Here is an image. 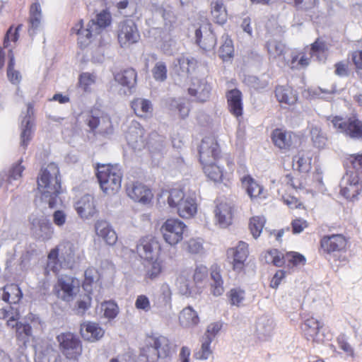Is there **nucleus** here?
I'll use <instances>...</instances> for the list:
<instances>
[{
  "label": "nucleus",
  "mask_w": 362,
  "mask_h": 362,
  "mask_svg": "<svg viewBox=\"0 0 362 362\" xmlns=\"http://www.w3.org/2000/svg\"><path fill=\"white\" fill-rule=\"evenodd\" d=\"M38 194L35 204L42 209L54 208L62 204L61 180L58 165L51 163L42 168L37 180Z\"/></svg>",
  "instance_id": "nucleus-1"
},
{
  "label": "nucleus",
  "mask_w": 362,
  "mask_h": 362,
  "mask_svg": "<svg viewBox=\"0 0 362 362\" xmlns=\"http://www.w3.org/2000/svg\"><path fill=\"white\" fill-rule=\"evenodd\" d=\"M112 23V15L107 9H103L91 19L83 29V21L80 20L71 28L72 33L78 35V42L81 47L87 46L95 37Z\"/></svg>",
  "instance_id": "nucleus-2"
},
{
  "label": "nucleus",
  "mask_w": 362,
  "mask_h": 362,
  "mask_svg": "<svg viewBox=\"0 0 362 362\" xmlns=\"http://www.w3.org/2000/svg\"><path fill=\"white\" fill-rule=\"evenodd\" d=\"M97 177L101 189L106 194H114L121 188L122 173L118 165H98Z\"/></svg>",
  "instance_id": "nucleus-3"
},
{
  "label": "nucleus",
  "mask_w": 362,
  "mask_h": 362,
  "mask_svg": "<svg viewBox=\"0 0 362 362\" xmlns=\"http://www.w3.org/2000/svg\"><path fill=\"white\" fill-rule=\"evenodd\" d=\"M59 349L66 358L76 361L83 353V345L79 337L75 334L66 332L57 336Z\"/></svg>",
  "instance_id": "nucleus-4"
},
{
  "label": "nucleus",
  "mask_w": 362,
  "mask_h": 362,
  "mask_svg": "<svg viewBox=\"0 0 362 362\" xmlns=\"http://www.w3.org/2000/svg\"><path fill=\"white\" fill-rule=\"evenodd\" d=\"M346 246L347 240L341 234L325 235L321 240L322 250L335 260L344 259Z\"/></svg>",
  "instance_id": "nucleus-5"
},
{
  "label": "nucleus",
  "mask_w": 362,
  "mask_h": 362,
  "mask_svg": "<svg viewBox=\"0 0 362 362\" xmlns=\"http://www.w3.org/2000/svg\"><path fill=\"white\" fill-rule=\"evenodd\" d=\"M186 224L178 218H168L160 227V233L166 243L175 246L183 239Z\"/></svg>",
  "instance_id": "nucleus-6"
},
{
  "label": "nucleus",
  "mask_w": 362,
  "mask_h": 362,
  "mask_svg": "<svg viewBox=\"0 0 362 362\" xmlns=\"http://www.w3.org/2000/svg\"><path fill=\"white\" fill-rule=\"evenodd\" d=\"M79 280L68 275L59 277L54 288V291L57 296L66 302L73 300L79 292Z\"/></svg>",
  "instance_id": "nucleus-7"
},
{
  "label": "nucleus",
  "mask_w": 362,
  "mask_h": 362,
  "mask_svg": "<svg viewBox=\"0 0 362 362\" xmlns=\"http://www.w3.org/2000/svg\"><path fill=\"white\" fill-rule=\"evenodd\" d=\"M28 221L30 230L36 238L47 241L52 238L54 232V227L44 215L33 213L29 216Z\"/></svg>",
  "instance_id": "nucleus-8"
},
{
  "label": "nucleus",
  "mask_w": 362,
  "mask_h": 362,
  "mask_svg": "<svg viewBox=\"0 0 362 362\" xmlns=\"http://www.w3.org/2000/svg\"><path fill=\"white\" fill-rule=\"evenodd\" d=\"M117 33L118 42L122 47H128L136 43L140 39L137 26L132 19H126L119 22Z\"/></svg>",
  "instance_id": "nucleus-9"
},
{
  "label": "nucleus",
  "mask_w": 362,
  "mask_h": 362,
  "mask_svg": "<svg viewBox=\"0 0 362 362\" xmlns=\"http://www.w3.org/2000/svg\"><path fill=\"white\" fill-rule=\"evenodd\" d=\"M57 248L61 252L60 258L64 260V264L66 268H73L83 257V251L78 242L64 240Z\"/></svg>",
  "instance_id": "nucleus-10"
},
{
  "label": "nucleus",
  "mask_w": 362,
  "mask_h": 362,
  "mask_svg": "<svg viewBox=\"0 0 362 362\" xmlns=\"http://www.w3.org/2000/svg\"><path fill=\"white\" fill-rule=\"evenodd\" d=\"M340 193L347 199L354 200L360 194L362 187L356 172H350L343 176L340 183Z\"/></svg>",
  "instance_id": "nucleus-11"
},
{
  "label": "nucleus",
  "mask_w": 362,
  "mask_h": 362,
  "mask_svg": "<svg viewBox=\"0 0 362 362\" xmlns=\"http://www.w3.org/2000/svg\"><path fill=\"white\" fill-rule=\"evenodd\" d=\"M160 245L153 236H146L140 239L136 247L139 257L145 260L151 261L158 257Z\"/></svg>",
  "instance_id": "nucleus-12"
},
{
  "label": "nucleus",
  "mask_w": 362,
  "mask_h": 362,
  "mask_svg": "<svg viewBox=\"0 0 362 362\" xmlns=\"http://www.w3.org/2000/svg\"><path fill=\"white\" fill-rule=\"evenodd\" d=\"M199 153L202 163L216 161L220 149L216 139L210 136L204 138L199 146Z\"/></svg>",
  "instance_id": "nucleus-13"
},
{
  "label": "nucleus",
  "mask_w": 362,
  "mask_h": 362,
  "mask_svg": "<svg viewBox=\"0 0 362 362\" xmlns=\"http://www.w3.org/2000/svg\"><path fill=\"white\" fill-rule=\"evenodd\" d=\"M211 90V87L206 78H194L188 88V93L195 101L204 103L209 99Z\"/></svg>",
  "instance_id": "nucleus-14"
},
{
  "label": "nucleus",
  "mask_w": 362,
  "mask_h": 362,
  "mask_svg": "<svg viewBox=\"0 0 362 362\" xmlns=\"http://www.w3.org/2000/svg\"><path fill=\"white\" fill-rule=\"evenodd\" d=\"M248 255V244L243 241L238 242L235 247L227 250L228 257L233 259V269L238 272L243 269Z\"/></svg>",
  "instance_id": "nucleus-15"
},
{
  "label": "nucleus",
  "mask_w": 362,
  "mask_h": 362,
  "mask_svg": "<svg viewBox=\"0 0 362 362\" xmlns=\"http://www.w3.org/2000/svg\"><path fill=\"white\" fill-rule=\"evenodd\" d=\"M20 163L13 165L8 173L4 172L0 174V187L5 191H13L18 187L15 182L19 180L22 177V173L25 168Z\"/></svg>",
  "instance_id": "nucleus-16"
},
{
  "label": "nucleus",
  "mask_w": 362,
  "mask_h": 362,
  "mask_svg": "<svg viewBox=\"0 0 362 362\" xmlns=\"http://www.w3.org/2000/svg\"><path fill=\"white\" fill-rule=\"evenodd\" d=\"M240 180L243 187L252 201L258 202L267 197V192L264 187L250 175H244L240 178Z\"/></svg>",
  "instance_id": "nucleus-17"
},
{
  "label": "nucleus",
  "mask_w": 362,
  "mask_h": 362,
  "mask_svg": "<svg viewBox=\"0 0 362 362\" xmlns=\"http://www.w3.org/2000/svg\"><path fill=\"white\" fill-rule=\"evenodd\" d=\"M195 37L197 43L206 51L212 50L216 44L215 35L211 30L210 24L207 23L195 30Z\"/></svg>",
  "instance_id": "nucleus-18"
},
{
  "label": "nucleus",
  "mask_w": 362,
  "mask_h": 362,
  "mask_svg": "<svg viewBox=\"0 0 362 362\" xmlns=\"http://www.w3.org/2000/svg\"><path fill=\"white\" fill-rule=\"evenodd\" d=\"M126 191L130 199L142 204L148 203L153 197L151 189L144 184L138 182L128 184Z\"/></svg>",
  "instance_id": "nucleus-19"
},
{
  "label": "nucleus",
  "mask_w": 362,
  "mask_h": 362,
  "mask_svg": "<svg viewBox=\"0 0 362 362\" xmlns=\"http://www.w3.org/2000/svg\"><path fill=\"white\" fill-rule=\"evenodd\" d=\"M144 129L136 122H132L126 133V139L134 151H141L146 146L144 139Z\"/></svg>",
  "instance_id": "nucleus-20"
},
{
  "label": "nucleus",
  "mask_w": 362,
  "mask_h": 362,
  "mask_svg": "<svg viewBox=\"0 0 362 362\" xmlns=\"http://www.w3.org/2000/svg\"><path fill=\"white\" fill-rule=\"evenodd\" d=\"M75 209L78 215L83 219H89L98 212L94 197L90 194H85L75 203Z\"/></svg>",
  "instance_id": "nucleus-21"
},
{
  "label": "nucleus",
  "mask_w": 362,
  "mask_h": 362,
  "mask_svg": "<svg viewBox=\"0 0 362 362\" xmlns=\"http://www.w3.org/2000/svg\"><path fill=\"white\" fill-rule=\"evenodd\" d=\"M94 228L98 238L103 239L106 244L114 245L117 241V235L112 225L104 219H98L94 224Z\"/></svg>",
  "instance_id": "nucleus-22"
},
{
  "label": "nucleus",
  "mask_w": 362,
  "mask_h": 362,
  "mask_svg": "<svg viewBox=\"0 0 362 362\" xmlns=\"http://www.w3.org/2000/svg\"><path fill=\"white\" fill-rule=\"evenodd\" d=\"M80 333L85 341L93 343L103 337L105 329L98 323L88 321L81 325Z\"/></svg>",
  "instance_id": "nucleus-23"
},
{
  "label": "nucleus",
  "mask_w": 362,
  "mask_h": 362,
  "mask_svg": "<svg viewBox=\"0 0 362 362\" xmlns=\"http://www.w3.org/2000/svg\"><path fill=\"white\" fill-rule=\"evenodd\" d=\"M215 220L221 228H226L232 223L233 209V206L226 202H218L214 209Z\"/></svg>",
  "instance_id": "nucleus-24"
},
{
  "label": "nucleus",
  "mask_w": 362,
  "mask_h": 362,
  "mask_svg": "<svg viewBox=\"0 0 362 362\" xmlns=\"http://www.w3.org/2000/svg\"><path fill=\"white\" fill-rule=\"evenodd\" d=\"M176 211L177 214L183 218L194 216L197 212V200L195 193L187 194Z\"/></svg>",
  "instance_id": "nucleus-25"
},
{
  "label": "nucleus",
  "mask_w": 362,
  "mask_h": 362,
  "mask_svg": "<svg viewBox=\"0 0 362 362\" xmlns=\"http://www.w3.org/2000/svg\"><path fill=\"white\" fill-rule=\"evenodd\" d=\"M33 115V108L30 105H28L26 115L21 122V146L24 150L32 139L34 126Z\"/></svg>",
  "instance_id": "nucleus-26"
},
{
  "label": "nucleus",
  "mask_w": 362,
  "mask_h": 362,
  "mask_svg": "<svg viewBox=\"0 0 362 362\" xmlns=\"http://www.w3.org/2000/svg\"><path fill=\"white\" fill-rule=\"evenodd\" d=\"M272 141L279 148L286 151L293 146L297 136L291 132L276 129L272 133Z\"/></svg>",
  "instance_id": "nucleus-27"
},
{
  "label": "nucleus",
  "mask_w": 362,
  "mask_h": 362,
  "mask_svg": "<svg viewBox=\"0 0 362 362\" xmlns=\"http://www.w3.org/2000/svg\"><path fill=\"white\" fill-rule=\"evenodd\" d=\"M115 80L122 87V93L127 95L131 93V89L136 84V73L133 69H127L115 74Z\"/></svg>",
  "instance_id": "nucleus-28"
},
{
  "label": "nucleus",
  "mask_w": 362,
  "mask_h": 362,
  "mask_svg": "<svg viewBox=\"0 0 362 362\" xmlns=\"http://www.w3.org/2000/svg\"><path fill=\"white\" fill-rule=\"evenodd\" d=\"M35 362H61V359L53 346L46 342L36 347Z\"/></svg>",
  "instance_id": "nucleus-29"
},
{
  "label": "nucleus",
  "mask_w": 362,
  "mask_h": 362,
  "mask_svg": "<svg viewBox=\"0 0 362 362\" xmlns=\"http://www.w3.org/2000/svg\"><path fill=\"white\" fill-rule=\"evenodd\" d=\"M322 327L320 323L315 318L306 320L303 324V329L308 341L322 343L323 336L320 334V329Z\"/></svg>",
  "instance_id": "nucleus-30"
},
{
  "label": "nucleus",
  "mask_w": 362,
  "mask_h": 362,
  "mask_svg": "<svg viewBox=\"0 0 362 362\" xmlns=\"http://www.w3.org/2000/svg\"><path fill=\"white\" fill-rule=\"evenodd\" d=\"M226 98L230 112L237 117L241 116L243 111L242 93L238 89H232L227 92Z\"/></svg>",
  "instance_id": "nucleus-31"
},
{
  "label": "nucleus",
  "mask_w": 362,
  "mask_h": 362,
  "mask_svg": "<svg viewBox=\"0 0 362 362\" xmlns=\"http://www.w3.org/2000/svg\"><path fill=\"white\" fill-rule=\"evenodd\" d=\"M267 48L271 59L282 64H288L284 56L286 52V47L284 42L274 38L270 39L267 42Z\"/></svg>",
  "instance_id": "nucleus-32"
},
{
  "label": "nucleus",
  "mask_w": 362,
  "mask_h": 362,
  "mask_svg": "<svg viewBox=\"0 0 362 362\" xmlns=\"http://www.w3.org/2000/svg\"><path fill=\"white\" fill-rule=\"evenodd\" d=\"M42 22V8L38 2L32 4L30 8L29 16V29L28 32L30 35L36 33L40 28Z\"/></svg>",
  "instance_id": "nucleus-33"
},
{
  "label": "nucleus",
  "mask_w": 362,
  "mask_h": 362,
  "mask_svg": "<svg viewBox=\"0 0 362 362\" xmlns=\"http://www.w3.org/2000/svg\"><path fill=\"white\" fill-rule=\"evenodd\" d=\"M275 95L281 105H293L298 100L296 92L290 86H277L275 90Z\"/></svg>",
  "instance_id": "nucleus-34"
},
{
  "label": "nucleus",
  "mask_w": 362,
  "mask_h": 362,
  "mask_svg": "<svg viewBox=\"0 0 362 362\" xmlns=\"http://www.w3.org/2000/svg\"><path fill=\"white\" fill-rule=\"evenodd\" d=\"M63 267H66L64 264V260L59 259V249L57 247L52 249L47 256L45 274L46 276H49L51 274H57Z\"/></svg>",
  "instance_id": "nucleus-35"
},
{
  "label": "nucleus",
  "mask_w": 362,
  "mask_h": 362,
  "mask_svg": "<svg viewBox=\"0 0 362 362\" xmlns=\"http://www.w3.org/2000/svg\"><path fill=\"white\" fill-rule=\"evenodd\" d=\"M1 299L9 304L16 305L23 297V293L19 286L14 284L6 285L0 291Z\"/></svg>",
  "instance_id": "nucleus-36"
},
{
  "label": "nucleus",
  "mask_w": 362,
  "mask_h": 362,
  "mask_svg": "<svg viewBox=\"0 0 362 362\" xmlns=\"http://www.w3.org/2000/svg\"><path fill=\"white\" fill-rule=\"evenodd\" d=\"M187 194L177 188L171 189L170 190H163L159 196V199L166 201L170 208L177 209L180 203L182 201Z\"/></svg>",
  "instance_id": "nucleus-37"
},
{
  "label": "nucleus",
  "mask_w": 362,
  "mask_h": 362,
  "mask_svg": "<svg viewBox=\"0 0 362 362\" xmlns=\"http://www.w3.org/2000/svg\"><path fill=\"white\" fill-rule=\"evenodd\" d=\"M166 107L172 112H177L181 119H185L189 113V108L182 99L168 98L165 100Z\"/></svg>",
  "instance_id": "nucleus-38"
},
{
  "label": "nucleus",
  "mask_w": 362,
  "mask_h": 362,
  "mask_svg": "<svg viewBox=\"0 0 362 362\" xmlns=\"http://www.w3.org/2000/svg\"><path fill=\"white\" fill-rule=\"evenodd\" d=\"M150 341L162 361L170 356L171 353L170 345L169 340L165 337L160 336L151 339Z\"/></svg>",
  "instance_id": "nucleus-39"
},
{
  "label": "nucleus",
  "mask_w": 362,
  "mask_h": 362,
  "mask_svg": "<svg viewBox=\"0 0 362 362\" xmlns=\"http://www.w3.org/2000/svg\"><path fill=\"white\" fill-rule=\"evenodd\" d=\"M343 133L354 139H362V122L356 117L348 119Z\"/></svg>",
  "instance_id": "nucleus-40"
},
{
  "label": "nucleus",
  "mask_w": 362,
  "mask_h": 362,
  "mask_svg": "<svg viewBox=\"0 0 362 362\" xmlns=\"http://www.w3.org/2000/svg\"><path fill=\"white\" fill-rule=\"evenodd\" d=\"M179 321L184 327H192L198 325L199 318L197 312L189 306L181 311Z\"/></svg>",
  "instance_id": "nucleus-41"
},
{
  "label": "nucleus",
  "mask_w": 362,
  "mask_h": 362,
  "mask_svg": "<svg viewBox=\"0 0 362 362\" xmlns=\"http://www.w3.org/2000/svg\"><path fill=\"white\" fill-rule=\"evenodd\" d=\"M202 164L205 175L209 179L214 182H219L222 180L224 173L218 164V160Z\"/></svg>",
  "instance_id": "nucleus-42"
},
{
  "label": "nucleus",
  "mask_w": 362,
  "mask_h": 362,
  "mask_svg": "<svg viewBox=\"0 0 362 362\" xmlns=\"http://www.w3.org/2000/svg\"><path fill=\"white\" fill-rule=\"evenodd\" d=\"M274 328V320L269 316L263 315L258 318L256 323V331L259 337H267L270 336Z\"/></svg>",
  "instance_id": "nucleus-43"
},
{
  "label": "nucleus",
  "mask_w": 362,
  "mask_h": 362,
  "mask_svg": "<svg viewBox=\"0 0 362 362\" xmlns=\"http://www.w3.org/2000/svg\"><path fill=\"white\" fill-rule=\"evenodd\" d=\"M293 168L302 173H306L311 169V158L304 151H299L293 158Z\"/></svg>",
  "instance_id": "nucleus-44"
},
{
  "label": "nucleus",
  "mask_w": 362,
  "mask_h": 362,
  "mask_svg": "<svg viewBox=\"0 0 362 362\" xmlns=\"http://www.w3.org/2000/svg\"><path fill=\"white\" fill-rule=\"evenodd\" d=\"M211 15L216 23L223 24L227 21V11L223 0H216L211 3Z\"/></svg>",
  "instance_id": "nucleus-45"
},
{
  "label": "nucleus",
  "mask_w": 362,
  "mask_h": 362,
  "mask_svg": "<svg viewBox=\"0 0 362 362\" xmlns=\"http://www.w3.org/2000/svg\"><path fill=\"white\" fill-rule=\"evenodd\" d=\"M196 61L194 58L182 56L177 59V64H175L176 71L182 76H187L192 70H194Z\"/></svg>",
  "instance_id": "nucleus-46"
},
{
  "label": "nucleus",
  "mask_w": 362,
  "mask_h": 362,
  "mask_svg": "<svg viewBox=\"0 0 362 362\" xmlns=\"http://www.w3.org/2000/svg\"><path fill=\"white\" fill-rule=\"evenodd\" d=\"M132 107L136 115L145 117L153 110L151 101L144 98H136L132 102Z\"/></svg>",
  "instance_id": "nucleus-47"
},
{
  "label": "nucleus",
  "mask_w": 362,
  "mask_h": 362,
  "mask_svg": "<svg viewBox=\"0 0 362 362\" xmlns=\"http://www.w3.org/2000/svg\"><path fill=\"white\" fill-rule=\"evenodd\" d=\"M84 281L83 288L86 291L90 293L94 284H96L100 279L98 270L94 267L88 268L84 273Z\"/></svg>",
  "instance_id": "nucleus-48"
},
{
  "label": "nucleus",
  "mask_w": 362,
  "mask_h": 362,
  "mask_svg": "<svg viewBox=\"0 0 362 362\" xmlns=\"http://www.w3.org/2000/svg\"><path fill=\"white\" fill-rule=\"evenodd\" d=\"M19 311L17 308L10 305L0 309V319L7 320V325L14 327V322L19 318Z\"/></svg>",
  "instance_id": "nucleus-49"
},
{
  "label": "nucleus",
  "mask_w": 362,
  "mask_h": 362,
  "mask_svg": "<svg viewBox=\"0 0 362 362\" xmlns=\"http://www.w3.org/2000/svg\"><path fill=\"white\" fill-rule=\"evenodd\" d=\"M262 260L276 267H280L284 263L283 255L276 249L265 252L262 256Z\"/></svg>",
  "instance_id": "nucleus-50"
},
{
  "label": "nucleus",
  "mask_w": 362,
  "mask_h": 362,
  "mask_svg": "<svg viewBox=\"0 0 362 362\" xmlns=\"http://www.w3.org/2000/svg\"><path fill=\"white\" fill-rule=\"evenodd\" d=\"M157 354V351L149 341L141 348L140 356L145 360V362H162V359Z\"/></svg>",
  "instance_id": "nucleus-51"
},
{
  "label": "nucleus",
  "mask_w": 362,
  "mask_h": 362,
  "mask_svg": "<svg viewBox=\"0 0 362 362\" xmlns=\"http://www.w3.org/2000/svg\"><path fill=\"white\" fill-rule=\"evenodd\" d=\"M223 44L221 45L218 54L219 57L223 60L226 61L230 59L233 56V45L232 40L228 37V35L222 37Z\"/></svg>",
  "instance_id": "nucleus-52"
},
{
  "label": "nucleus",
  "mask_w": 362,
  "mask_h": 362,
  "mask_svg": "<svg viewBox=\"0 0 362 362\" xmlns=\"http://www.w3.org/2000/svg\"><path fill=\"white\" fill-rule=\"evenodd\" d=\"M163 271V262L158 258L146 267L145 278L151 280L157 279Z\"/></svg>",
  "instance_id": "nucleus-53"
},
{
  "label": "nucleus",
  "mask_w": 362,
  "mask_h": 362,
  "mask_svg": "<svg viewBox=\"0 0 362 362\" xmlns=\"http://www.w3.org/2000/svg\"><path fill=\"white\" fill-rule=\"evenodd\" d=\"M310 137L313 145L318 148H323L327 144V136L318 127H312Z\"/></svg>",
  "instance_id": "nucleus-54"
},
{
  "label": "nucleus",
  "mask_w": 362,
  "mask_h": 362,
  "mask_svg": "<svg viewBox=\"0 0 362 362\" xmlns=\"http://www.w3.org/2000/svg\"><path fill=\"white\" fill-rule=\"evenodd\" d=\"M213 341L209 338L202 337L201 348L195 353V356L199 360H207L213 354L211 344Z\"/></svg>",
  "instance_id": "nucleus-55"
},
{
  "label": "nucleus",
  "mask_w": 362,
  "mask_h": 362,
  "mask_svg": "<svg viewBox=\"0 0 362 362\" xmlns=\"http://www.w3.org/2000/svg\"><path fill=\"white\" fill-rule=\"evenodd\" d=\"M326 51L325 43L318 39L312 45L310 54L312 57H316L319 62H324L326 59Z\"/></svg>",
  "instance_id": "nucleus-56"
},
{
  "label": "nucleus",
  "mask_w": 362,
  "mask_h": 362,
  "mask_svg": "<svg viewBox=\"0 0 362 362\" xmlns=\"http://www.w3.org/2000/svg\"><path fill=\"white\" fill-rule=\"evenodd\" d=\"M266 223L264 216H254L250 221V229L254 238H257L262 232L263 228Z\"/></svg>",
  "instance_id": "nucleus-57"
},
{
  "label": "nucleus",
  "mask_w": 362,
  "mask_h": 362,
  "mask_svg": "<svg viewBox=\"0 0 362 362\" xmlns=\"http://www.w3.org/2000/svg\"><path fill=\"white\" fill-rule=\"evenodd\" d=\"M87 123L91 129H94L97 128L98 127L100 126L102 124V123H105L107 125L105 126V128L101 127L100 131L103 132V133H107V134L110 133L111 132V128H110L111 124H110V119L107 117H103L102 119H99L95 117L90 116L87 119Z\"/></svg>",
  "instance_id": "nucleus-58"
},
{
  "label": "nucleus",
  "mask_w": 362,
  "mask_h": 362,
  "mask_svg": "<svg viewBox=\"0 0 362 362\" xmlns=\"http://www.w3.org/2000/svg\"><path fill=\"white\" fill-rule=\"evenodd\" d=\"M96 79L97 76L95 74L88 72L82 73L79 76L78 78L79 86L84 91H89L91 88V86L95 83Z\"/></svg>",
  "instance_id": "nucleus-59"
},
{
  "label": "nucleus",
  "mask_w": 362,
  "mask_h": 362,
  "mask_svg": "<svg viewBox=\"0 0 362 362\" xmlns=\"http://www.w3.org/2000/svg\"><path fill=\"white\" fill-rule=\"evenodd\" d=\"M104 317L108 320L115 319L119 313L118 305L113 301H105L101 304Z\"/></svg>",
  "instance_id": "nucleus-60"
},
{
  "label": "nucleus",
  "mask_w": 362,
  "mask_h": 362,
  "mask_svg": "<svg viewBox=\"0 0 362 362\" xmlns=\"http://www.w3.org/2000/svg\"><path fill=\"white\" fill-rule=\"evenodd\" d=\"M284 259L293 267L304 266L306 263L305 256L297 252H286L284 256Z\"/></svg>",
  "instance_id": "nucleus-61"
},
{
  "label": "nucleus",
  "mask_w": 362,
  "mask_h": 362,
  "mask_svg": "<svg viewBox=\"0 0 362 362\" xmlns=\"http://www.w3.org/2000/svg\"><path fill=\"white\" fill-rule=\"evenodd\" d=\"M228 296L230 304L239 307L245 300V293L240 288H233L230 291Z\"/></svg>",
  "instance_id": "nucleus-62"
},
{
  "label": "nucleus",
  "mask_w": 362,
  "mask_h": 362,
  "mask_svg": "<svg viewBox=\"0 0 362 362\" xmlns=\"http://www.w3.org/2000/svg\"><path fill=\"white\" fill-rule=\"evenodd\" d=\"M301 54L293 52L291 56V61L289 66L291 69H300L305 67L309 64V59L305 57L304 54L300 57Z\"/></svg>",
  "instance_id": "nucleus-63"
},
{
  "label": "nucleus",
  "mask_w": 362,
  "mask_h": 362,
  "mask_svg": "<svg viewBox=\"0 0 362 362\" xmlns=\"http://www.w3.org/2000/svg\"><path fill=\"white\" fill-rule=\"evenodd\" d=\"M153 76L156 81H164L167 78V67L162 62L156 64L152 69Z\"/></svg>",
  "instance_id": "nucleus-64"
}]
</instances>
